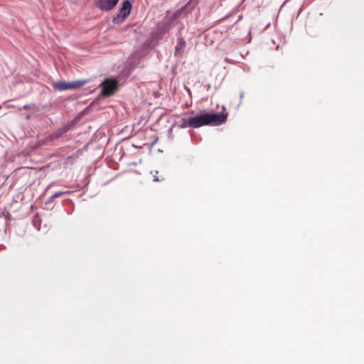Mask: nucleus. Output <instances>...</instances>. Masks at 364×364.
<instances>
[{
  "label": "nucleus",
  "mask_w": 364,
  "mask_h": 364,
  "mask_svg": "<svg viewBox=\"0 0 364 364\" xmlns=\"http://www.w3.org/2000/svg\"><path fill=\"white\" fill-rule=\"evenodd\" d=\"M118 82L116 79H106L100 84L102 87L101 94L103 96L107 97L114 94L117 87Z\"/></svg>",
  "instance_id": "20e7f679"
},
{
  "label": "nucleus",
  "mask_w": 364,
  "mask_h": 364,
  "mask_svg": "<svg viewBox=\"0 0 364 364\" xmlns=\"http://www.w3.org/2000/svg\"><path fill=\"white\" fill-rule=\"evenodd\" d=\"M70 191H60V192H55L53 196H51V200H54L56 198H58L61 196L66 195L70 193Z\"/></svg>",
  "instance_id": "1a4fd4ad"
},
{
  "label": "nucleus",
  "mask_w": 364,
  "mask_h": 364,
  "mask_svg": "<svg viewBox=\"0 0 364 364\" xmlns=\"http://www.w3.org/2000/svg\"><path fill=\"white\" fill-rule=\"evenodd\" d=\"M53 201V200H51V196L48 199V200L46 202V204L50 203Z\"/></svg>",
  "instance_id": "9b49d317"
},
{
  "label": "nucleus",
  "mask_w": 364,
  "mask_h": 364,
  "mask_svg": "<svg viewBox=\"0 0 364 364\" xmlns=\"http://www.w3.org/2000/svg\"><path fill=\"white\" fill-rule=\"evenodd\" d=\"M178 127L180 128L191 127V125H190V117L188 119L182 118L181 122L178 124Z\"/></svg>",
  "instance_id": "6e6552de"
},
{
  "label": "nucleus",
  "mask_w": 364,
  "mask_h": 364,
  "mask_svg": "<svg viewBox=\"0 0 364 364\" xmlns=\"http://www.w3.org/2000/svg\"><path fill=\"white\" fill-rule=\"evenodd\" d=\"M228 114L220 112L205 113L190 117L191 128H198L205 125H220L227 119Z\"/></svg>",
  "instance_id": "f257e3e1"
},
{
  "label": "nucleus",
  "mask_w": 364,
  "mask_h": 364,
  "mask_svg": "<svg viewBox=\"0 0 364 364\" xmlns=\"http://www.w3.org/2000/svg\"><path fill=\"white\" fill-rule=\"evenodd\" d=\"M34 105H24L22 109H31L32 107H33Z\"/></svg>",
  "instance_id": "9d476101"
},
{
  "label": "nucleus",
  "mask_w": 364,
  "mask_h": 364,
  "mask_svg": "<svg viewBox=\"0 0 364 364\" xmlns=\"http://www.w3.org/2000/svg\"><path fill=\"white\" fill-rule=\"evenodd\" d=\"M132 8V0H125L122 2L118 13L113 16L112 23L121 24L129 16Z\"/></svg>",
  "instance_id": "f03ea898"
},
{
  "label": "nucleus",
  "mask_w": 364,
  "mask_h": 364,
  "mask_svg": "<svg viewBox=\"0 0 364 364\" xmlns=\"http://www.w3.org/2000/svg\"><path fill=\"white\" fill-rule=\"evenodd\" d=\"M186 47V41L183 38H181L178 39L177 45L175 47L176 54L181 53V52Z\"/></svg>",
  "instance_id": "0eeeda50"
},
{
  "label": "nucleus",
  "mask_w": 364,
  "mask_h": 364,
  "mask_svg": "<svg viewBox=\"0 0 364 364\" xmlns=\"http://www.w3.org/2000/svg\"><path fill=\"white\" fill-rule=\"evenodd\" d=\"M85 82H86L84 80H77L70 82L65 81H58L55 83V87L60 91L75 90L84 85Z\"/></svg>",
  "instance_id": "39448f33"
},
{
  "label": "nucleus",
  "mask_w": 364,
  "mask_h": 364,
  "mask_svg": "<svg viewBox=\"0 0 364 364\" xmlns=\"http://www.w3.org/2000/svg\"><path fill=\"white\" fill-rule=\"evenodd\" d=\"M154 181H159V178H158V176H154Z\"/></svg>",
  "instance_id": "f8f14e48"
},
{
  "label": "nucleus",
  "mask_w": 364,
  "mask_h": 364,
  "mask_svg": "<svg viewBox=\"0 0 364 364\" xmlns=\"http://www.w3.org/2000/svg\"><path fill=\"white\" fill-rule=\"evenodd\" d=\"M175 24V17L173 16H166L160 23H159L157 26V31L161 36H163L173 28Z\"/></svg>",
  "instance_id": "7ed1b4c3"
},
{
  "label": "nucleus",
  "mask_w": 364,
  "mask_h": 364,
  "mask_svg": "<svg viewBox=\"0 0 364 364\" xmlns=\"http://www.w3.org/2000/svg\"><path fill=\"white\" fill-rule=\"evenodd\" d=\"M119 0H95L96 6L102 11H109L118 4Z\"/></svg>",
  "instance_id": "423d86ee"
}]
</instances>
